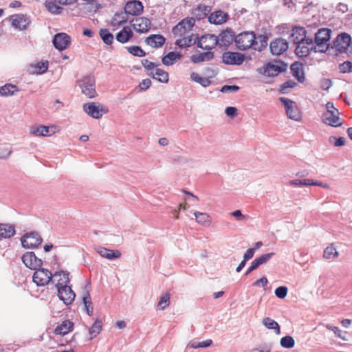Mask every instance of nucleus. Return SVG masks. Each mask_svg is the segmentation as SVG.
Returning a JSON list of instances; mask_svg holds the SVG:
<instances>
[{
	"label": "nucleus",
	"mask_w": 352,
	"mask_h": 352,
	"mask_svg": "<svg viewBox=\"0 0 352 352\" xmlns=\"http://www.w3.org/2000/svg\"><path fill=\"white\" fill-rule=\"evenodd\" d=\"M235 43L236 47L242 51L252 49L261 52L267 45V38L264 35L256 36L253 32H243L236 36Z\"/></svg>",
	"instance_id": "nucleus-1"
},
{
	"label": "nucleus",
	"mask_w": 352,
	"mask_h": 352,
	"mask_svg": "<svg viewBox=\"0 0 352 352\" xmlns=\"http://www.w3.org/2000/svg\"><path fill=\"white\" fill-rule=\"evenodd\" d=\"M195 20L193 17H187L182 20L172 30L175 37L177 38L175 44L181 48L190 47L193 44V34H191Z\"/></svg>",
	"instance_id": "nucleus-2"
},
{
	"label": "nucleus",
	"mask_w": 352,
	"mask_h": 352,
	"mask_svg": "<svg viewBox=\"0 0 352 352\" xmlns=\"http://www.w3.org/2000/svg\"><path fill=\"white\" fill-rule=\"evenodd\" d=\"M331 31L327 28L320 29L315 34L316 52H325L329 46Z\"/></svg>",
	"instance_id": "nucleus-3"
},
{
	"label": "nucleus",
	"mask_w": 352,
	"mask_h": 352,
	"mask_svg": "<svg viewBox=\"0 0 352 352\" xmlns=\"http://www.w3.org/2000/svg\"><path fill=\"white\" fill-rule=\"evenodd\" d=\"M327 111L322 116V122L329 126L337 127L342 125V122L339 117L340 113L332 102L326 104Z\"/></svg>",
	"instance_id": "nucleus-4"
},
{
	"label": "nucleus",
	"mask_w": 352,
	"mask_h": 352,
	"mask_svg": "<svg viewBox=\"0 0 352 352\" xmlns=\"http://www.w3.org/2000/svg\"><path fill=\"white\" fill-rule=\"evenodd\" d=\"M78 83L82 93L87 98H94L97 96L95 79L93 76H85Z\"/></svg>",
	"instance_id": "nucleus-5"
},
{
	"label": "nucleus",
	"mask_w": 352,
	"mask_h": 352,
	"mask_svg": "<svg viewBox=\"0 0 352 352\" xmlns=\"http://www.w3.org/2000/svg\"><path fill=\"white\" fill-rule=\"evenodd\" d=\"M280 101L284 104L287 116L289 118L300 121L301 119V113L295 102L286 98H280Z\"/></svg>",
	"instance_id": "nucleus-6"
},
{
	"label": "nucleus",
	"mask_w": 352,
	"mask_h": 352,
	"mask_svg": "<svg viewBox=\"0 0 352 352\" xmlns=\"http://www.w3.org/2000/svg\"><path fill=\"white\" fill-rule=\"evenodd\" d=\"M84 111L89 116L95 118H100L103 114L108 112V109L103 107L102 104L98 102H88L83 104Z\"/></svg>",
	"instance_id": "nucleus-7"
},
{
	"label": "nucleus",
	"mask_w": 352,
	"mask_h": 352,
	"mask_svg": "<svg viewBox=\"0 0 352 352\" xmlns=\"http://www.w3.org/2000/svg\"><path fill=\"white\" fill-rule=\"evenodd\" d=\"M34 270L32 278L38 286L46 285L52 280L53 274L47 269L38 267Z\"/></svg>",
	"instance_id": "nucleus-8"
},
{
	"label": "nucleus",
	"mask_w": 352,
	"mask_h": 352,
	"mask_svg": "<svg viewBox=\"0 0 352 352\" xmlns=\"http://www.w3.org/2000/svg\"><path fill=\"white\" fill-rule=\"evenodd\" d=\"M42 242L41 236L36 232H30L21 238L23 247L25 248H35Z\"/></svg>",
	"instance_id": "nucleus-9"
},
{
	"label": "nucleus",
	"mask_w": 352,
	"mask_h": 352,
	"mask_svg": "<svg viewBox=\"0 0 352 352\" xmlns=\"http://www.w3.org/2000/svg\"><path fill=\"white\" fill-rule=\"evenodd\" d=\"M296 54L300 57L307 56L311 51L316 52V46L311 38H307L305 41L297 43Z\"/></svg>",
	"instance_id": "nucleus-10"
},
{
	"label": "nucleus",
	"mask_w": 352,
	"mask_h": 352,
	"mask_svg": "<svg viewBox=\"0 0 352 352\" xmlns=\"http://www.w3.org/2000/svg\"><path fill=\"white\" fill-rule=\"evenodd\" d=\"M351 42V38L347 33L339 34L333 42L336 51L342 53L346 52Z\"/></svg>",
	"instance_id": "nucleus-11"
},
{
	"label": "nucleus",
	"mask_w": 352,
	"mask_h": 352,
	"mask_svg": "<svg viewBox=\"0 0 352 352\" xmlns=\"http://www.w3.org/2000/svg\"><path fill=\"white\" fill-rule=\"evenodd\" d=\"M287 65L280 61L267 63L264 69V74L267 76H276L286 70Z\"/></svg>",
	"instance_id": "nucleus-12"
},
{
	"label": "nucleus",
	"mask_w": 352,
	"mask_h": 352,
	"mask_svg": "<svg viewBox=\"0 0 352 352\" xmlns=\"http://www.w3.org/2000/svg\"><path fill=\"white\" fill-rule=\"evenodd\" d=\"M223 62L226 65H241L245 56L239 52H226L222 55Z\"/></svg>",
	"instance_id": "nucleus-13"
},
{
	"label": "nucleus",
	"mask_w": 352,
	"mask_h": 352,
	"mask_svg": "<svg viewBox=\"0 0 352 352\" xmlns=\"http://www.w3.org/2000/svg\"><path fill=\"white\" fill-rule=\"evenodd\" d=\"M133 30L139 33L147 32L151 25V21L145 17H137L131 21Z\"/></svg>",
	"instance_id": "nucleus-14"
},
{
	"label": "nucleus",
	"mask_w": 352,
	"mask_h": 352,
	"mask_svg": "<svg viewBox=\"0 0 352 352\" xmlns=\"http://www.w3.org/2000/svg\"><path fill=\"white\" fill-rule=\"evenodd\" d=\"M22 261L27 267L34 270L41 267L43 264L42 260L37 258L32 252H28L24 254Z\"/></svg>",
	"instance_id": "nucleus-15"
},
{
	"label": "nucleus",
	"mask_w": 352,
	"mask_h": 352,
	"mask_svg": "<svg viewBox=\"0 0 352 352\" xmlns=\"http://www.w3.org/2000/svg\"><path fill=\"white\" fill-rule=\"evenodd\" d=\"M218 38L213 34H206L199 39L198 47L206 50H210L216 47Z\"/></svg>",
	"instance_id": "nucleus-16"
},
{
	"label": "nucleus",
	"mask_w": 352,
	"mask_h": 352,
	"mask_svg": "<svg viewBox=\"0 0 352 352\" xmlns=\"http://www.w3.org/2000/svg\"><path fill=\"white\" fill-rule=\"evenodd\" d=\"M57 290L58 298L60 300L63 301L65 304L70 305L73 302L75 299L76 294L72 289L71 285L61 287L60 288L57 289Z\"/></svg>",
	"instance_id": "nucleus-17"
},
{
	"label": "nucleus",
	"mask_w": 352,
	"mask_h": 352,
	"mask_svg": "<svg viewBox=\"0 0 352 352\" xmlns=\"http://www.w3.org/2000/svg\"><path fill=\"white\" fill-rule=\"evenodd\" d=\"M53 44L57 50H64L70 44V37L65 33H58L54 36Z\"/></svg>",
	"instance_id": "nucleus-18"
},
{
	"label": "nucleus",
	"mask_w": 352,
	"mask_h": 352,
	"mask_svg": "<svg viewBox=\"0 0 352 352\" xmlns=\"http://www.w3.org/2000/svg\"><path fill=\"white\" fill-rule=\"evenodd\" d=\"M288 49L286 40L281 38H276L270 43V50L274 55H280Z\"/></svg>",
	"instance_id": "nucleus-19"
},
{
	"label": "nucleus",
	"mask_w": 352,
	"mask_h": 352,
	"mask_svg": "<svg viewBox=\"0 0 352 352\" xmlns=\"http://www.w3.org/2000/svg\"><path fill=\"white\" fill-rule=\"evenodd\" d=\"M58 130V127L55 125L50 126H39L31 129V133L36 136H50L54 134Z\"/></svg>",
	"instance_id": "nucleus-20"
},
{
	"label": "nucleus",
	"mask_w": 352,
	"mask_h": 352,
	"mask_svg": "<svg viewBox=\"0 0 352 352\" xmlns=\"http://www.w3.org/2000/svg\"><path fill=\"white\" fill-rule=\"evenodd\" d=\"M69 276V273L67 272L59 271L55 272L53 277L54 281L56 282V287L57 289L69 285L70 279Z\"/></svg>",
	"instance_id": "nucleus-21"
},
{
	"label": "nucleus",
	"mask_w": 352,
	"mask_h": 352,
	"mask_svg": "<svg viewBox=\"0 0 352 352\" xmlns=\"http://www.w3.org/2000/svg\"><path fill=\"white\" fill-rule=\"evenodd\" d=\"M144 9L142 3L139 1H131L126 3L124 7V12L127 14L138 15L140 14Z\"/></svg>",
	"instance_id": "nucleus-22"
},
{
	"label": "nucleus",
	"mask_w": 352,
	"mask_h": 352,
	"mask_svg": "<svg viewBox=\"0 0 352 352\" xmlns=\"http://www.w3.org/2000/svg\"><path fill=\"white\" fill-rule=\"evenodd\" d=\"M10 20L12 25L19 30H24L29 25V21L23 14L12 15Z\"/></svg>",
	"instance_id": "nucleus-23"
},
{
	"label": "nucleus",
	"mask_w": 352,
	"mask_h": 352,
	"mask_svg": "<svg viewBox=\"0 0 352 352\" xmlns=\"http://www.w3.org/2000/svg\"><path fill=\"white\" fill-rule=\"evenodd\" d=\"M166 41V38L161 34H152L148 36L145 42L146 43L154 48L162 47Z\"/></svg>",
	"instance_id": "nucleus-24"
},
{
	"label": "nucleus",
	"mask_w": 352,
	"mask_h": 352,
	"mask_svg": "<svg viewBox=\"0 0 352 352\" xmlns=\"http://www.w3.org/2000/svg\"><path fill=\"white\" fill-rule=\"evenodd\" d=\"M128 20V14L125 12L116 13L111 19V25L113 27V30H114L126 23Z\"/></svg>",
	"instance_id": "nucleus-25"
},
{
	"label": "nucleus",
	"mask_w": 352,
	"mask_h": 352,
	"mask_svg": "<svg viewBox=\"0 0 352 352\" xmlns=\"http://www.w3.org/2000/svg\"><path fill=\"white\" fill-rule=\"evenodd\" d=\"M306 30L302 27H296L292 29L291 41L297 44L306 40Z\"/></svg>",
	"instance_id": "nucleus-26"
},
{
	"label": "nucleus",
	"mask_w": 352,
	"mask_h": 352,
	"mask_svg": "<svg viewBox=\"0 0 352 352\" xmlns=\"http://www.w3.org/2000/svg\"><path fill=\"white\" fill-rule=\"evenodd\" d=\"M97 252L102 256L105 258L113 260L116 258H119L121 256V253L119 250H112L107 249L104 247H100L97 250Z\"/></svg>",
	"instance_id": "nucleus-27"
},
{
	"label": "nucleus",
	"mask_w": 352,
	"mask_h": 352,
	"mask_svg": "<svg viewBox=\"0 0 352 352\" xmlns=\"http://www.w3.org/2000/svg\"><path fill=\"white\" fill-rule=\"evenodd\" d=\"M228 19V14L221 11L218 10L210 14L208 17L210 23L217 25L223 24Z\"/></svg>",
	"instance_id": "nucleus-28"
},
{
	"label": "nucleus",
	"mask_w": 352,
	"mask_h": 352,
	"mask_svg": "<svg viewBox=\"0 0 352 352\" xmlns=\"http://www.w3.org/2000/svg\"><path fill=\"white\" fill-rule=\"evenodd\" d=\"M133 36V33L130 27L125 26L116 35V40L121 43H125L128 42Z\"/></svg>",
	"instance_id": "nucleus-29"
},
{
	"label": "nucleus",
	"mask_w": 352,
	"mask_h": 352,
	"mask_svg": "<svg viewBox=\"0 0 352 352\" xmlns=\"http://www.w3.org/2000/svg\"><path fill=\"white\" fill-rule=\"evenodd\" d=\"M148 76L163 83H167L169 80L168 73L166 71L156 68L154 71L149 72Z\"/></svg>",
	"instance_id": "nucleus-30"
},
{
	"label": "nucleus",
	"mask_w": 352,
	"mask_h": 352,
	"mask_svg": "<svg viewBox=\"0 0 352 352\" xmlns=\"http://www.w3.org/2000/svg\"><path fill=\"white\" fill-rule=\"evenodd\" d=\"M74 327V323L69 320L63 321L61 324H58L54 332L57 335L64 336L72 331Z\"/></svg>",
	"instance_id": "nucleus-31"
},
{
	"label": "nucleus",
	"mask_w": 352,
	"mask_h": 352,
	"mask_svg": "<svg viewBox=\"0 0 352 352\" xmlns=\"http://www.w3.org/2000/svg\"><path fill=\"white\" fill-rule=\"evenodd\" d=\"M214 58V54L211 52H206L198 54H193L190 56V60L193 63H199L201 62L209 61Z\"/></svg>",
	"instance_id": "nucleus-32"
},
{
	"label": "nucleus",
	"mask_w": 352,
	"mask_h": 352,
	"mask_svg": "<svg viewBox=\"0 0 352 352\" xmlns=\"http://www.w3.org/2000/svg\"><path fill=\"white\" fill-rule=\"evenodd\" d=\"M15 234L14 226L6 223H0V239L10 238Z\"/></svg>",
	"instance_id": "nucleus-33"
},
{
	"label": "nucleus",
	"mask_w": 352,
	"mask_h": 352,
	"mask_svg": "<svg viewBox=\"0 0 352 352\" xmlns=\"http://www.w3.org/2000/svg\"><path fill=\"white\" fill-rule=\"evenodd\" d=\"M210 12L209 6L205 5H199L195 8L192 14L199 20L204 19Z\"/></svg>",
	"instance_id": "nucleus-34"
},
{
	"label": "nucleus",
	"mask_w": 352,
	"mask_h": 352,
	"mask_svg": "<svg viewBox=\"0 0 352 352\" xmlns=\"http://www.w3.org/2000/svg\"><path fill=\"white\" fill-rule=\"evenodd\" d=\"M196 221L202 226H208L212 222L211 217L205 212H195L194 213Z\"/></svg>",
	"instance_id": "nucleus-35"
},
{
	"label": "nucleus",
	"mask_w": 352,
	"mask_h": 352,
	"mask_svg": "<svg viewBox=\"0 0 352 352\" xmlns=\"http://www.w3.org/2000/svg\"><path fill=\"white\" fill-rule=\"evenodd\" d=\"M262 324L268 329L274 330L276 334L279 335L280 333L279 324L273 319L269 317L264 318L262 320Z\"/></svg>",
	"instance_id": "nucleus-36"
},
{
	"label": "nucleus",
	"mask_w": 352,
	"mask_h": 352,
	"mask_svg": "<svg viewBox=\"0 0 352 352\" xmlns=\"http://www.w3.org/2000/svg\"><path fill=\"white\" fill-rule=\"evenodd\" d=\"M181 57V54L174 52H170L163 57L162 61L164 65L169 66L172 65L177 60L180 59Z\"/></svg>",
	"instance_id": "nucleus-37"
},
{
	"label": "nucleus",
	"mask_w": 352,
	"mask_h": 352,
	"mask_svg": "<svg viewBox=\"0 0 352 352\" xmlns=\"http://www.w3.org/2000/svg\"><path fill=\"white\" fill-rule=\"evenodd\" d=\"M339 256L333 244H330L324 250L323 258L325 259H334Z\"/></svg>",
	"instance_id": "nucleus-38"
},
{
	"label": "nucleus",
	"mask_w": 352,
	"mask_h": 352,
	"mask_svg": "<svg viewBox=\"0 0 352 352\" xmlns=\"http://www.w3.org/2000/svg\"><path fill=\"white\" fill-rule=\"evenodd\" d=\"M102 322L100 319H96L93 325L90 327L89 333L90 338L92 339L96 337L102 331Z\"/></svg>",
	"instance_id": "nucleus-39"
},
{
	"label": "nucleus",
	"mask_w": 352,
	"mask_h": 352,
	"mask_svg": "<svg viewBox=\"0 0 352 352\" xmlns=\"http://www.w3.org/2000/svg\"><path fill=\"white\" fill-rule=\"evenodd\" d=\"M17 91L16 86L12 84H6L0 87V94L3 96H12Z\"/></svg>",
	"instance_id": "nucleus-40"
},
{
	"label": "nucleus",
	"mask_w": 352,
	"mask_h": 352,
	"mask_svg": "<svg viewBox=\"0 0 352 352\" xmlns=\"http://www.w3.org/2000/svg\"><path fill=\"white\" fill-rule=\"evenodd\" d=\"M190 79L196 82L204 87L209 86L211 83L210 80L208 78L201 77L197 72H192L190 74Z\"/></svg>",
	"instance_id": "nucleus-41"
},
{
	"label": "nucleus",
	"mask_w": 352,
	"mask_h": 352,
	"mask_svg": "<svg viewBox=\"0 0 352 352\" xmlns=\"http://www.w3.org/2000/svg\"><path fill=\"white\" fill-rule=\"evenodd\" d=\"M325 327L329 329V330H331L332 331L334 334L340 338L341 340H344V341H346L347 340V335H348V333L346 331H342L341 329H340L338 327H333L329 324H327L325 325Z\"/></svg>",
	"instance_id": "nucleus-42"
},
{
	"label": "nucleus",
	"mask_w": 352,
	"mask_h": 352,
	"mask_svg": "<svg viewBox=\"0 0 352 352\" xmlns=\"http://www.w3.org/2000/svg\"><path fill=\"white\" fill-rule=\"evenodd\" d=\"M100 36L107 45H111L114 39L113 35L107 29H101Z\"/></svg>",
	"instance_id": "nucleus-43"
},
{
	"label": "nucleus",
	"mask_w": 352,
	"mask_h": 352,
	"mask_svg": "<svg viewBox=\"0 0 352 352\" xmlns=\"http://www.w3.org/2000/svg\"><path fill=\"white\" fill-rule=\"evenodd\" d=\"M45 7L50 12L54 14H60L63 11V8L58 6L54 1H47L45 3Z\"/></svg>",
	"instance_id": "nucleus-44"
},
{
	"label": "nucleus",
	"mask_w": 352,
	"mask_h": 352,
	"mask_svg": "<svg viewBox=\"0 0 352 352\" xmlns=\"http://www.w3.org/2000/svg\"><path fill=\"white\" fill-rule=\"evenodd\" d=\"M280 344L284 348L290 349L294 346L295 341L292 336H287L280 339Z\"/></svg>",
	"instance_id": "nucleus-45"
},
{
	"label": "nucleus",
	"mask_w": 352,
	"mask_h": 352,
	"mask_svg": "<svg viewBox=\"0 0 352 352\" xmlns=\"http://www.w3.org/2000/svg\"><path fill=\"white\" fill-rule=\"evenodd\" d=\"M170 305V294L168 293L164 294L160 298L157 306L160 310H164Z\"/></svg>",
	"instance_id": "nucleus-46"
},
{
	"label": "nucleus",
	"mask_w": 352,
	"mask_h": 352,
	"mask_svg": "<svg viewBox=\"0 0 352 352\" xmlns=\"http://www.w3.org/2000/svg\"><path fill=\"white\" fill-rule=\"evenodd\" d=\"M127 51L132 55L138 57H143L146 55L145 52L139 46L128 47Z\"/></svg>",
	"instance_id": "nucleus-47"
},
{
	"label": "nucleus",
	"mask_w": 352,
	"mask_h": 352,
	"mask_svg": "<svg viewBox=\"0 0 352 352\" xmlns=\"http://www.w3.org/2000/svg\"><path fill=\"white\" fill-rule=\"evenodd\" d=\"M212 342L211 340H206L202 342H191L189 343L190 347L192 349H197V348H206L208 347L212 344Z\"/></svg>",
	"instance_id": "nucleus-48"
},
{
	"label": "nucleus",
	"mask_w": 352,
	"mask_h": 352,
	"mask_svg": "<svg viewBox=\"0 0 352 352\" xmlns=\"http://www.w3.org/2000/svg\"><path fill=\"white\" fill-rule=\"evenodd\" d=\"M302 184H303V186H320V187H322L324 188H326V189H329L330 188L329 185L327 184H323L322 182H314V180L312 179H303L302 180Z\"/></svg>",
	"instance_id": "nucleus-49"
},
{
	"label": "nucleus",
	"mask_w": 352,
	"mask_h": 352,
	"mask_svg": "<svg viewBox=\"0 0 352 352\" xmlns=\"http://www.w3.org/2000/svg\"><path fill=\"white\" fill-rule=\"evenodd\" d=\"M142 65L144 66V67L148 71V74L149 72H151V71L152 72L154 71L158 66V64L152 63L147 59L143 60L142 61Z\"/></svg>",
	"instance_id": "nucleus-50"
},
{
	"label": "nucleus",
	"mask_w": 352,
	"mask_h": 352,
	"mask_svg": "<svg viewBox=\"0 0 352 352\" xmlns=\"http://www.w3.org/2000/svg\"><path fill=\"white\" fill-rule=\"evenodd\" d=\"M287 287L280 286L275 289V295L279 298H284L287 294Z\"/></svg>",
	"instance_id": "nucleus-51"
},
{
	"label": "nucleus",
	"mask_w": 352,
	"mask_h": 352,
	"mask_svg": "<svg viewBox=\"0 0 352 352\" xmlns=\"http://www.w3.org/2000/svg\"><path fill=\"white\" fill-rule=\"evenodd\" d=\"M339 69L342 73L352 72V63L350 61H345L339 65Z\"/></svg>",
	"instance_id": "nucleus-52"
},
{
	"label": "nucleus",
	"mask_w": 352,
	"mask_h": 352,
	"mask_svg": "<svg viewBox=\"0 0 352 352\" xmlns=\"http://www.w3.org/2000/svg\"><path fill=\"white\" fill-rule=\"evenodd\" d=\"M329 142L332 143L335 146H340L345 144V139L342 137L338 138L335 137H330Z\"/></svg>",
	"instance_id": "nucleus-53"
},
{
	"label": "nucleus",
	"mask_w": 352,
	"mask_h": 352,
	"mask_svg": "<svg viewBox=\"0 0 352 352\" xmlns=\"http://www.w3.org/2000/svg\"><path fill=\"white\" fill-rule=\"evenodd\" d=\"M274 254V253L263 254L258 258H256V260L258 261L259 265H261L262 264L267 263Z\"/></svg>",
	"instance_id": "nucleus-54"
},
{
	"label": "nucleus",
	"mask_w": 352,
	"mask_h": 352,
	"mask_svg": "<svg viewBox=\"0 0 352 352\" xmlns=\"http://www.w3.org/2000/svg\"><path fill=\"white\" fill-rule=\"evenodd\" d=\"M239 89V87L236 85H224L222 87L221 91L223 93L235 92Z\"/></svg>",
	"instance_id": "nucleus-55"
},
{
	"label": "nucleus",
	"mask_w": 352,
	"mask_h": 352,
	"mask_svg": "<svg viewBox=\"0 0 352 352\" xmlns=\"http://www.w3.org/2000/svg\"><path fill=\"white\" fill-rule=\"evenodd\" d=\"M300 65L298 63H293L291 65V70L293 73V75L297 77L300 80Z\"/></svg>",
	"instance_id": "nucleus-56"
},
{
	"label": "nucleus",
	"mask_w": 352,
	"mask_h": 352,
	"mask_svg": "<svg viewBox=\"0 0 352 352\" xmlns=\"http://www.w3.org/2000/svg\"><path fill=\"white\" fill-rule=\"evenodd\" d=\"M37 72L39 74L44 73L48 68V61L41 62L37 64Z\"/></svg>",
	"instance_id": "nucleus-57"
},
{
	"label": "nucleus",
	"mask_w": 352,
	"mask_h": 352,
	"mask_svg": "<svg viewBox=\"0 0 352 352\" xmlns=\"http://www.w3.org/2000/svg\"><path fill=\"white\" fill-rule=\"evenodd\" d=\"M226 115L231 118H234L237 115V109L234 107H228L225 111Z\"/></svg>",
	"instance_id": "nucleus-58"
},
{
	"label": "nucleus",
	"mask_w": 352,
	"mask_h": 352,
	"mask_svg": "<svg viewBox=\"0 0 352 352\" xmlns=\"http://www.w3.org/2000/svg\"><path fill=\"white\" fill-rule=\"evenodd\" d=\"M296 82H294V81H292V80H289V81H287L285 82L284 84H283L281 86H280V91L283 93H285V90L287 89V88H292L294 87L295 85H296Z\"/></svg>",
	"instance_id": "nucleus-59"
},
{
	"label": "nucleus",
	"mask_w": 352,
	"mask_h": 352,
	"mask_svg": "<svg viewBox=\"0 0 352 352\" xmlns=\"http://www.w3.org/2000/svg\"><path fill=\"white\" fill-rule=\"evenodd\" d=\"M268 283L267 278L266 277H262L258 280H256L254 283V286L259 287L261 285L262 287H265Z\"/></svg>",
	"instance_id": "nucleus-60"
},
{
	"label": "nucleus",
	"mask_w": 352,
	"mask_h": 352,
	"mask_svg": "<svg viewBox=\"0 0 352 352\" xmlns=\"http://www.w3.org/2000/svg\"><path fill=\"white\" fill-rule=\"evenodd\" d=\"M254 252L255 248H249L244 254L243 260L247 261L249 259L252 258L254 254Z\"/></svg>",
	"instance_id": "nucleus-61"
},
{
	"label": "nucleus",
	"mask_w": 352,
	"mask_h": 352,
	"mask_svg": "<svg viewBox=\"0 0 352 352\" xmlns=\"http://www.w3.org/2000/svg\"><path fill=\"white\" fill-rule=\"evenodd\" d=\"M151 81L149 79H144L140 82V87L141 89L146 90L151 86Z\"/></svg>",
	"instance_id": "nucleus-62"
},
{
	"label": "nucleus",
	"mask_w": 352,
	"mask_h": 352,
	"mask_svg": "<svg viewBox=\"0 0 352 352\" xmlns=\"http://www.w3.org/2000/svg\"><path fill=\"white\" fill-rule=\"evenodd\" d=\"M231 215L235 217L238 221L245 219V216L241 213V210H239L231 212Z\"/></svg>",
	"instance_id": "nucleus-63"
},
{
	"label": "nucleus",
	"mask_w": 352,
	"mask_h": 352,
	"mask_svg": "<svg viewBox=\"0 0 352 352\" xmlns=\"http://www.w3.org/2000/svg\"><path fill=\"white\" fill-rule=\"evenodd\" d=\"M82 300H83V302L87 301L89 302V305H92V302H91V296H90V294H89V293L88 292H85V293L83 295Z\"/></svg>",
	"instance_id": "nucleus-64"
}]
</instances>
